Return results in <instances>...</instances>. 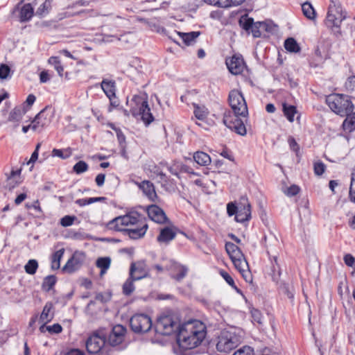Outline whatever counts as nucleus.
<instances>
[{
  "label": "nucleus",
  "instance_id": "f257e3e1",
  "mask_svg": "<svg viewBox=\"0 0 355 355\" xmlns=\"http://www.w3.org/2000/svg\"><path fill=\"white\" fill-rule=\"evenodd\" d=\"M206 327L199 320H191L179 327L177 340L184 349H193L198 346L206 336Z\"/></svg>",
  "mask_w": 355,
  "mask_h": 355
},
{
  "label": "nucleus",
  "instance_id": "f03ea898",
  "mask_svg": "<svg viewBox=\"0 0 355 355\" xmlns=\"http://www.w3.org/2000/svg\"><path fill=\"white\" fill-rule=\"evenodd\" d=\"M347 18V12L343 7L339 0H331L328 8L325 25L335 34L340 35V31L342 22Z\"/></svg>",
  "mask_w": 355,
  "mask_h": 355
},
{
  "label": "nucleus",
  "instance_id": "7ed1b4c3",
  "mask_svg": "<svg viewBox=\"0 0 355 355\" xmlns=\"http://www.w3.org/2000/svg\"><path fill=\"white\" fill-rule=\"evenodd\" d=\"M130 107L132 116L140 119L146 125L154 120L146 94L135 95L130 101Z\"/></svg>",
  "mask_w": 355,
  "mask_h": 355
},
{
  "label": "nucleus",
  "instance_id": "20e7f679",
  "mask_svg": "<svg viewBox=\"0 0 355 355\" xmlns=\"http://www.w3.org/2000/svg\"><path fill=\"white\" fill-rule=\"evenodd\" d=\"M241 342V338L234 331L223 330L216 339V349L220 353L227 354L235 349Z\"/></svg>",
  "mask_w": 355,
  "mask_h": 355
},
{
  "label": "nucleus",
  "instance_id": "39448f33",
  "mask_svg": "<svg viewBox=\"0 0 355 355\" xmlns=\"http://www.w3.org/2000/svg\"><path fill=\"white\" fill-rule=\"evenodd\" d=\"M326 103L330 109L340 116H346L352 112L354 105L347 97L340 94H331L327 96Z\"/></svg>",
  "mask_w": 355,
  "mask_h": 355
},
{
  "label": "nucleus",
  "instance_id": "423d86ee",
  "mask_svg": "<svg viewBox=\"0 0 355 355\" xmlns=\"http://www.w3.org/2000/svg\"><path fill=\"white\" fill-rule=\"evenodd\" d=\"M144 218L145 217L138 212H131L124 216L116 217L109 222L108 227L110 229L125 232V227L135 226Z\"/></svg>",
  "mask_w": 355,
  "mask_h": 355
},
{
  "label": "nucleus",
  "instance_id": "0eeeda50",
  "mask_svg": "<svg viewBox=\"0 0 355 355\" xmlns=\"http://www.w3.org/2000/svg\"><path fill=\"white\" fill-rule=\"evenodd\" d=\"M228 101L234 112L233 114L241 115V116H246L248 115L247 103L240 91L237 89L232 90L229 94Z\"/></svg>",
  "mask_w": 355,
  "mask_h": 355
},
{
  "label": "nucleus",
  "instance_id": "6e6552de",
  "mask_svg": "<svg viewBox=\"0 0 355 355\" xmlns=\"http://www.w3.org/2000/svg\"><path fill=\"white\" fill-rule=\"evenodd\" d=\"M177 320L171 315L160 316L155 324V331L161 335H171L176 330L179 331Z\"/></svg>",
  "mask_w": 355,
  "mask_h": 355
},
{
  "label": "nucleus",
  "instance_id": "1a4fd4ad",
  "mask_svg": "<svg viewBox=\"0 0 355 355\" xmlns=\"http://www.w3.org/2000/svg\"><path fill=\"white\" fill-rule=\"evenodd\" d=\"M107 334L103 330L94 332L87 340L85 346L89 354L98 353L105 345Z\"/></svg>",
  "mask_w": 355,
  "mask_h": 355
},
{
  "label": "nucleus",
  "instance_id": "9d476101",
  "mask_svg": "<svg viewBox=\"0 0 355 355\" xmlns=\"http://www.w3.org/2000/svg\"><path fill=\"white\" fill-rule=\"evenodd\" d=\"M53 117V112L48 107H46L32 121V130L39 132H42L45 127L51 123Z\"/></svg>",
  "mask_w": 355,
  "mask_h": 355
},
{
  "label": "nucleus",
  "instance_id": "9b49d317",
  "mask_svg": "<svg viewBox=\"0 0 355 355\" xmlns=\"http://www.w3.org/2000/svg\"><path fill=\"white\" fill-rule=\"evenodd\" d=\"M130 324L133 331L146 333L151 329L152 320L146 314H136L130 318Z\"/></svg>",
  "mask_w": 355,
  "mask_h": 355
},
{
  "label": "nucleus",
  "instance_id": "f8f14e48",
  "mask_svg": "<svg viewBox=\"0 0 355 355\" xmlns=\"http://www.w3.org/2000/svg\"><path fill=\"white\" fill-rule=\"evenodd\" d=\"M240 115L233 114L230 111L225 112L223 116V123L230 129L234 130L237 134L244 136L246 135V128L243 122L239 119Z\"/></svg>",
  "mask_w": 355,
  "mask_h": 355
},
{
  "label": "nucleus",
  "instance_id": "ddd939ff",
  "mask_svg": "<svg viewBox=\"0 0 355 355\" xmlns=\"http://www.w3.org/2000/svg\"><path fill=\"white\" fill-rule=\"evenodd\" d=\"M225 250L235 268H239L243 270V268L248 267V262L238 246L232 243L227 242L225 244Z\"/></svg>",
  "mask_w": 355,
  "mask_h": 355
},
{
  "label": "nucleus",
  "instance_id": "4468645a",
  "mask_svg": "<svg viewBox=\"0 0 355 355\" xmlns=\"http://www.w3.org/2000/svg\"><path fill=\"white\" fill-rule=\"evenodd\" d=\"M251 218V206L246 197H241L238 204V211L235 220L239 223L248 221Z\"/></svg>",
  "mask_w": 355,
  "mask_h": 355
},
{
  "label": "nucleus",
  "instance_id": "2eb2a0df",
  "mask_svg": "<svg viewBox=\"0 0 355 355\" xmlns=\"http://www.w3.org/2000/svg\"><path fill=\"white\" fill-rule=\"evenodd\" d=\"M165 268L171 271V277L178 282L184 279L188 272V268L187 266L181 265L173 260L168 261Z\"/></svg>",
  "mask_w": 355,
  "mask_h": 355
},
{
  "label": "nucleus",
  "instance_id": "dca6fc26",
  "mask_svg": "<svg viewBox=\"0 0 355 355\" xmlns=\"http://www.w3.org/2000/svg\"><path fill=\"white\" fill-rule=\"evenodd\" d=\"M85 260V254L83 252L76 251L72 257L67 261L63 270L72 273L79 269Z\"/></svg>",
  "mask_w": 355,
  "mask_h": 355
},
{
  "label": "nucleus",
  "instance_id": "f3484780",
  "mask_svg": "<svg viewBox=\"0 0 355 355\" xmlns=\"http://www.w3.org/2000/svg\"><path fill=\"white\" fill-rule=\"evenodd\" d=\"M226 65L230 72L234 75L241 73L245 68V63L241 55H234L226 60Z\"/></svg>",
  "mask_w": 355,
  "mask_h": 355
},
{
  "label": "nucleus",
  "instance_id": "a211bd4d",
  "mask_svg": "<svg viewBox=\"0 0 355 355\" xmlns=\"http://www.w3.org/2000/svg\"><path fill=\"white\" fill-rule=\"evenodd\" d=\"M130 275L134 279L140 280L148 275L146 264L144 261H141L132 263L130 268Z\"/></svg>",
  "mask_w": 355,
  "mask_h": 355
},
{
  "label": "nucleus",
  "instance_id": "6ab92c4d",
  "mask_svg": "<svg viewBox=\"0 0 355 355\" xmlns=\"http://www.w3.org/2000/svg\"><path fill=\"white\" fill-rule=\"evenodd\" d=\"M126 329L120 324L113 327L112 331L108 336V342L112 346H116L121 344L124 339Z\"/></svg>",
  "mask_w": 355,
  "mask_h": 355
},
{
  "label": "nucleus",
  "instance_id": "aec40b11",
  "mask_svg": "<svg viewBox=\"0 0 355 355\" xmlns=\"http://www.w3.org/2000/svg\"><path fill=\"white\" fill-rule=\"evenodd\" d=\"M148 227V226L146 222V218H144L136 225L127 228L125 232L130 239H138L145 235Z\"/></svg>",
  "mask_w": 355,
  "mask_h": 355
},
{
  "label": "nucleus",
  "instance_id": "412c9836",
  "mask_svg": "<svg viewBox=\"0 0 355 355\" xmlns=\"http://www.w3.org/2000/svg\"><path fill=\"white\" fill-rule=\"evenodd\" d=\"M147 213L148 217L153 221L157 223H164L168 220V218L163 211L159 207L152 205L148 207Z\"/></svg>",
  "mask_w": 355,
  "mask_h": 355
},
{
  "label": "nucleus",
  "instance_id": "4be33fe9",
  "mask_svg": "<svg viewBox=\"0 0 355 355\" xmlns=\"http://www.w3.org/2000/svg\"><path fill=\"white\" fill-rule=\"evenodd\" d=\"M139 188L142 190L143 193L152 201L157 198L155 187L153 183L148 180H144L140 183L135 182Z\"/></svg>",
  "mask_w": 355,
  "mask_h": 355
},
{
  "label": "nucleus",
  "instance_id": "5701e85b",
  "mask_svg": "<svg viewBox=\"0 0 355 355\" xmlns=\"http://www.w3.org/2000/svg\"><path fill=\"white\" fill-rule=\"evenodd\" d=\"M101 86L103 91L110 101H112V98L116 97V85L114 80L103 79Z\"/></svg>",
  "mask_w": 355,
  "mask_h": 355
},
{
  "label": "nucleus",
  "instance_id": "b1692460",
  "mask_svg": "<svg viewBox=\"0 0 355 355\" xmlns=\"http://www.w3.org/2000/svg\"><path fill=\"white\" fill-rule=\"evenodd\" d=\"M175 33L182 40L183 42L187 46L193 45L200 35V32L199 31H192L189 33L175 31Z\"/></svg>",
  "mask_w": 355,
  "mask_h": 355
},
{
  "label": "nucleus",
  "instance_id": "393cba45",
  "mask_svg": "<svg viewBox=\"0 0 355 355\" xmlns=\"http://www.w3.org/2000/svg\"><path fill=\"white\" fill-rule=\"evenodd\" d=\"M175 232L171 227H164L160 230V233L157 236V241L159 243H168L175 238Z\"/></svg>",
  "mask_w": 355,
  "mask_h": 355
},
{
  "label": "nucleus",
  "instance_id": "a878e982",
  "mask_svg": "<svg viewBox=\"0 0 355 355\" xmlns=\"http://www.w3.org/2000/svg\"><path fill=\"white\" fill-rule=\"evenodd\" d=\"M53 304L51 302H47L43 308L42 312L40 315V320L46 324L50 322L53 318Z\"/></svg>",
  "mask_w": 355,
  "mask_h": 355
},
{
  "label": "nucleus",
  "instance_id": "bb28decb",
  "mask_svg": "<svg viewBox=\"0 0 355 355\" xmlns=\"http://www.w3.org/2000/svg\"><path fill=\"white\" fill-rule=\"evenodd\" d=\"M33 15V8L31 3L24 4L20 8L19 18L21 21L29 20Z\"/></svg>",
  "mask_w": 355,
  "mask_h": 355
},
{
  "label": "nucleus",
  "instance_id": "cd10ccee",
  "mask_svg": "<svg viewBox=\"0 0 355 355\" xmlns=\"http://www.w3.org/2000/svg\"><path fill=\"white\" fill-rule=\"evenodd\" d=\"M193 159L200 166H208L211 163L209 155L202 151H198L194 153Z\"/></svg>",
  "mask_w": 355,
  "mask_h": 355
},
{
  "label": "nucleus",
  "instance_id": "c85d7f7f",
  "mask_svg": "<svg viewBox=\"0 0 355 355\" xmlns=\"http://www.w3.org/2000/svg\"><path fill=\"white\" fill-rule=\"evenodd\" d=\"M111 259L108 257H100L96 260V265L101 269L100 275L103 276L110 267Z\"/></svg>",
  "mask_w": 355,
  "mask_h": 355
},
{
  "label": "nucleus",
  "instance_id": "c756f323",
  "mask_svg": "<svg viewBox=\"0 0 355 355\" xmlns=\"http://www.w3.org/2000/svg\"><path fill=\"white\" fill-rule=\"evenodd\" d=\"M346 116L343 123L344 130L349 132H355V112L352 114L349 113Z\"/></svg>",
  "mask_w": 355,
  "mask_h": 355
},
{
  "label": "nucleus",
  "instance_id": "7c9ffc66",
  "mask_svg": "<svg viewBox=\"0 0 355 355\" xmlns=\"http://www.w3.org/2000/svg\"><path fill=\"white\" fill-rule=\"evenodd\" d=\"M64 253V249L62 248L60 250L55 252L51 257V268L53 270H58L60 266V260L63 257Z\"/></svg>",
  "mask_w": 355,
  "mask_h": 355
},
{
  "label": "nucleus",
  "instance_id": "2f4dec72",
  "mask_svg": "<svg viewBox=\"0 0 355 355\" xmlns=\"http://www.w3.org/2000/svg\"><path fill=\"white\" fill-rule=\"evenodd\" d=\"M284 47L291 53H299L300 51V47L298 43L293 37H289L285 40Z\"/></svg>",
  "mask_w": 355,
  "mask_h": 355
},
{
  "label": "nucleus",
  "instance_id": "473e14b6",
  "mask_svg": "<svg viewBox=\"0 0 355 355\" xmlns=\"http://www.w3.org/2000/svg\"><path fill=\"white\" fill-rule=\"evenodd\" d=\"M48 62L49 64L54 67V69L58 72V75L62 77L64 71L63 66L61 64V61L58 56H51L49 58Z\"/></svg>",
  "mask_w": 355,
  "mask_h": 355
},
{
  "label": "nucleus",
  "instance_id": "72a5a7b5",
  "mask_svg": "<svg viewBox=\"0 0 355 355\" xmlns=\"http://www.w3.org/2000/svg\"><path fill=\"white\" fill-rule=\"evenodd\" d=\"M283 112L287 119L290 122H293L294 121L295 114L297 112L296 107L293 105H288L286 103H283Z\"/></svg>",
  "mask_w": 355,
  "mask_h": 355
},
{
  "label": "nucleus",
  "instance_id": "f704fd0d",
  "mask_svg": "<svg viewBox=\"0 0 355 355\" xmlns=\"http://www.w3.org/2000/svg\"><path fill=\"white\" fill-rule=\"evenodd\" d=\"M302 10L303 14L309 19H314L315 18V12L309 2H305L302 5Z\"/></svg>",
  "mask_w": 355,
  "mask_h": 355
},
{
  "label": "nucleus",
  "instance_id": "c9c22d12",
  "mask_svg": "<svg viewBox=\"0 0 355 355\" xmlns=\"http://www.w3.org/2000/svg\"><path fill=\"white\" fill-rule=\"evenodd\" d=\"M62 327L58 323L50 326H45V324H44L40 327V331L42 333H44L46 331H47L50 334H59L62 331Z\"/></svg>",
  "mask_w": 355,
  "mask_h": 355
},
{
  "label": "nucleus",
  "instance_id": "e433bc0d",
  "mask_svg": "<svg viewBox=\"0 0 355 355\" xmlns=\"http://www.w3.org/2000/svg\"><path fill=\"white\" fill-rule=\"evenodd\" d=\"M137 279H134L130 276L123 285V293L125 295H130L135 291L134 282Z\"/></svg>",
  "mask_w": 355,
  "mask_h": 355
},
{
  "label": "nucleus",
  "instance_id": "4c0bfd02",
  "mask_svg": "<svg viewBox=\"0 0 355 355\" xmlns=\"http://www.w3.org/2000/svg\"><path fill=\"white\" fill-rule=\"evenodd\" d=\"M38 268V263L35 259H30L24 266V270L27 274L34 275Z\"/></svg>",
  "mask_w": 355,
  "mask_h": 355
},
{
  "label": "nucleus",
  "instance_id": "58836bf2",
  "mask_svg": "<svg viewBox=\"0 0 355 355\" xmlns=\"http://www.w3.org/2000/svg\"><path fill=\"white\" fill-rule=\"evenodd\" d=\"M21 169H17L16 171L12 170L10 172V174L8 176L7 179L8 181H10L13 183L12 187H14L15 185L19 184L21 182Z\"/></svg>",
  "mask_w": 355,
  "mask_h": 355
},
{
  "label": "nucleus",
  "instance_id": "ea45409f",
  "mask_svg": "<svg viewBox=\"0 0 355 355\" xmlns=\"http://www.w3.org/2000/svg\"><path fill=\"white\" fill-rule=\"evenodd\" d=\"M194 114L195 116L200 120H204L207 118L208 114L207 109L205 107H200L194 104Z\"/></svg>",
  "mask_w": 355,
  "mask_h": 355
},
{
  "label": "nucleus",
  "instance_id": "a19ab883",
  "mask_svg": "<svg viewBox=\"0 0 355 355\" xmlns=\"http://www.w3.org/2000/svg\"><path fill=\"white\" fill-rule=\"evenodd\" d=\"M56 282V278L54 275H49L45 277L43 283L42 288L46 291H50L54 286Z\"/></svg>",
  "mask_w": 355,
  "mask_h": 355
},
{
  "label": "nucleus",
  "instance_id": "79ce46f5",
  "mask_svg": "<svg viewBox=\"0 0 355 355\" xmlns=\"http://www.w3.org/2000/svg\"><path fill=\"white\" fill-rule=\"evenodd\" d=\"M52 0H45V1L38 8L36 14L44 15L46 14L51 8Z\"/></svg>",
  "mask_w": 355,
  "mask_h": 355
},
{
  "label": "nucleus",
  "instance_id": "37998d69",
  "mask_svg": "<svg viewBox=\"0 0 355 355\" xmlns=\"http://www.w3.org/2000/svg\"><path fill=\"white\" fill-rule=\"evenodd\" d=\"M73 169L77 174H80L88 170V164L84 161H79L73 166Z\"/></svg>",
  "mask_w": 355,
  "mask_h": 355
},
{
  "label": "nucleus",
  "instance_id": "c03bdc74",
  "mask_svg": "<svg viewBox=\"0 0 355 355\" xmlns=\"http://www.w3.org/2000/svg\"><path fill=\"white\" fill-rule=\"evenodd\" d=\"M220 274L230 286L234 288L237 293H241L240 290L235 285L233 278L227 272L221 270Z\"/></svg>",
  "mask_w": 355,
  "mask_h": 355
},
{
  "label": "nucleus",
  "instance_id": "a18cd8bd",
  "mask_svg": "<svg viewBox=\"0 0 355 355\" xmlns=\"http://www.w3.org/2000/svg\"><path fill=\"white\" fill-rule=\"evenodd\" d=\"M250 313L254 322H257L259 324H262L263 315L259 310L252 308L250 310Z\"/></svg>",
  "mask_w": 355,
  "mask_h": 355
},
{
  "label": "nucleus",
  "instance_id": "49530a36",
  "mask_svg": "<svg viewBox=\"0 0 355 355\" xmlns=\"http://www.w3.org/2000/svg\"><path fill=\"white\" fill-rule=\"evenodd\" d=\"M25 111L21 108H15L10 114V120L19 121L22 119Z\"/></svg>",
  "mask_w": 355,
  "mask_h": 355
},
{
  "label": "nucleus",
  "instance_id": "de8ad7c7",
  "mask_svg": "<svg viewBox=\"0 0 355 355\" xmlns=\"http://www.w3.org/2000/svg\"><path fill=\"white\" fill-rule=\"evenodd\" d=\"M52 155L53 157H58L62 159H66L68 158L71 155V153L68 151V150H61V149H56L54 148L52 150Z\"/></svg>",
  "mask_w": 355,
  "mask_h": 355
},
{
  "label": "nucleus",
  "instance_id": "09e8293b",
  "mask_svg": "<svg viewBox=\"0 0 355 355\" xmlns=\"http://www.w3.org/2000/svg\"><path fill=\"white\" fill-rule=\"evenodd\" d=\"M76 217L74 216H65L60 219V225L63 227H69L73 225Z\"/></svg>",
  "mask_w": 355,
  "mask_h": 355
},
{
  "label": "nucleus",
  "instance_id": "8fccbe9b",
  "mask_svg": "<svg viewBox=\"0 0 355 355\" xmlns=\"http://www.w3.org/2000/svg\"><path fill=\"white\" fill-rule=\"evenodd\" d=\"M245 0H221V7L227 8L241 5Z\"/></svg>",
  "mask_w": 355,
  "mask_h": 355
},
{
  "label": "nucleus",
  "instance_id": "3c124183",
  "mask_svg": "<svg viewBox=\"0 0 355 355\" xmlns=\"http://www.w3.org/2000/svg\"><path fill=\"white\" fill-rule=\"evenodd\" d=\"M259 26L261 28V29L264 30L268 33H272L276 29V26L272 22L259 21Z\"/></svg>",
  "mask_w": 355,
  "mask_h": 355
},
{
  "label": "nucleus",
  "instance_id": "603ef678",
  "mask_svg": "<svg viewBox=\"0 0 355 355\" xmlns=\"http://www.w3.org/2000/svg\"><path fill=\"white\" fill-rule=\"evenodd\" d=\"M233 355H254V351L250 347L244 346L235 352Z\"/></svg>",
  "mask_w": 355,
  "mask_h": 355
},
{
  "label": "nucleus",
  "instance_id": "864d4df0",
  "mask_svg": "<svg viewBox=\"0 0 355 355\" xmlns=\"http://www.w3.org/2000/svg\"><path fill=\"white\" fill-rule=\"evenodd\" d=\"M240 24L242 26V28L245 31H249L252 28V27L254 25L253 22V19L252 18H246L240 20Z\"/></svg>",
  "mask_w": 355,
  "mask_h": 355
},
{
  "label": "nucleus",
  "instance_id": "5fc2aeb1",
  "mask_svg": "<svg viewBox=\"0 0 355 355\" xmlns=\"http://www.w3.org/2000/svg\"><path fill=\"white\" fill-rule=\"evenodd\" d=\"M10 73V69L8 66L6 64H1L0 66V78L6 79L7 78Z\"/></svg>",
  "mask_w": 355,
  "mask_h": 355
},
{
  "label": "nucleus",
  "instance_id": "6e6d98bb",
  "mask_svg": "<svg viewBox=\"0 0 355 355\" xmlns=\"http://www.w3.org/2000/svg\"><path fill=\"white\" fill-rule=\"evenodd\" d=\"M238 211V205L233 202H229L227 205V212L230 216L236 215Z\"/></svg>",
  "mask_w": 355,
  "mask_h": 355
},
{
  "label": "nucleus",
  "instance_id": "4d7b16f0",
  "mask_svg": "<svg viewBox=\"0 0 355 355\" xmlns=\"http://www.w3.org/2000/svg\"><path fill=\"white\" fill-rule=\"evenodd\" d=\"M239 272L242 275L243 277L245 279V280L247 282H252V276L250 275V271L248 270V268H243V270H241L239 268H236Z\"/></svg>",
  "mask_w": 355,
  "mask_h": 355
},
{
  "label": "nucleus",
  "instance_id": "13d9d810",
  "mask_svg": "<svg viewBox=\"0 0 355 355\" xmlns=\"http://www.w3.org/2000/svg\"><path fill=\"white\" fill-rule=\"evenodd\" d=\"M325 170V165L322 162H316L314 164V172L315 175H322Z\"/></svg>",
  "mask_w": 355,
  "mask_h": 355
},
{
  "label": "nucleus",
  "instance_id": "bf43d9fd",
  "mask_svg": "<svg viewBox=\"0 0 355 355\" xmlns=\"http://www.w3.org/2000/svg\"><path fill=\"white\" fill-rule=\"evenodd\" d=\"M345 87L349 91L355 90V76H350L347 78L345 82Z\"/></svg>",
  "mask_w": 355,
  "mask_h": 355
},
{
  "label": "nucleus",
  "instance_id": "052dcab7",
  "mask_svg": "<svg viewBox=\"0 0 355 355\" xmlns=\"http://www.w3.org/2000/svg\"><path fill=\"white\" fill-rule=\"evenodd\" d=\"M345 263L349 267L355 268V258L350 254H347L344 257Z\"/></svg>",
  "mask_w": 355,
  "mask_h": 355
},
{
  "label": "nucleus",
  "instance_id": "680f3d73",
  "mask_svg": "<svg viewBox=\"0 0 355 355\" xmlns=\"http://www.w3.org/2000/svg\"><path fill=\"white\" fill-rule=\"evenodd\" d=\"M282 292L287 295L289 299H293L294 297L293 290L287 284H284L282 287Z\"/></svg>",
  "mask_w": 355,
  "mask_h": 355
},
{
  "label": "nucleus",
  "instance_id": "e2e57ef3",
  "mask_svg": "<svg viewBox=\"0 0 355 355\" xmlns=\"http://www.w3.org/2000/svg\"><path fill=\"white\" fill-rule=\"evenodd\" d=\"M300 192V188L297 185H292L287 189L286 194L288 196H294Z\"/></svg>",
  "mask_w": 355,
  "mask_h": 355
},
{
  "label": "nucleus",
  "instance_id": "0e129e2a",
  "mask_svg": "<svg viewBox=\"0 0 355 355\" xmlns=\"http://www.w3.org/2000/svg\"><path fill=\"white\" fill-rule=\"evenodd\" d=\"M259 29H261V28L259 26V22L255 23L254 25L250 29L253 37H259L261 36V31Z\"/></svg>",
  "mask_w": 355,
  "mask_h": 355
},
{
  "label": "nucleus",
  "instance_id": "69168bd1",
  "mask_svg": "<svg viewBox=\"0 0 355 355\" xmlns=\"http://www.w3.org/2000/svg\"><path fill=\"white\" fill-rule=\"evenodd\" d=\"M27 207L29 209H33L34 210H35L36 212H37L39 214L42 213V210L41 207L40 206V203H39L38 200L35 201L31 205H27Z\"/></svg>",
  "mask_w": 355,
  "mask_h": 355
},
{
  "label": "nucleus",
  "instance_id": "338daca9",
  "mask_svg": "<svg viewBox=\"0 0 355 355\" xmlns=\"http://www.w3.org/2000/svg\"><path fill=\"white\" fill-rule=\"evenodd\" d=\"M105 175L103 173L97 175L95 182L98 187H102L105 182Z\"/></svg>",
  "mask_w": 355,
  "mask_h": 355
},
{
  "label": "nucleus",
  "instance_id": "774afa93",
  "mask_svg": "<svg viewBox=\"0 0 355 355\" xmlns=\"http://www.w3.org/2000/svg\"><path fill=\"white\" fill-rule=\"evenodd\" d=\"M40 80L41 83H46L50 80V77L47 71H42L40 74Z\"/></svg>",
  "mask_w": 355,
  "mask_h": 355
}]
</instances>
